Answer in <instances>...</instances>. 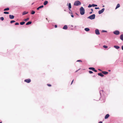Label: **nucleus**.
Masks as SVG:
<instances>
[{"mask_svg": "<svg viewBox=\"0 0 123 123\" xmlns=\"http://www.w3.org/2000/svg\"><path fill=\"white\" fill-rule=\"evenodd\" d=\"M80 14L81 15H83L85 13V10L82 7H81L80 9Z\"/></svg>", "mask_w": 123, "mask_h": 123, "instance_id": "nucleus-1", "label": "nucleus"}, {"mask_svg": "<svg viewBox=\"0 0 123 123\" xmlns=\"http://www.w3.org/2000/svg\"><path fill=\"white\" fill-rule=\"evenodd\" d=\"M81 4V3L80 1H77L74 2V6H78L80 5Z\"/></svg>", "mask_w": 123, "mask_h": 123, "instance_id": "nucleus-2", "label": "nucleus"}, {"mask_svg": "<svg viewBox=\"0 0 123 123\" xmlns=\"http://www.w3.org/2000/svg\"><path fill=\"white\" fill-rule=\"evenodd\" d=\"M95 14H93L88 17L87 18H89L91 19H94L95 18Z\"/></svg>", "mask_w": 123, "mask_h": 123, "instance_id": "nucleus-3", "label": "nucleus"}, {"mask_svg": "<svg viewBox=\"0 0 123 123\" xmlns=\"http://www.w3.org/2000/svg\"><path fill=\"white\" fill-rule=\"evenodd\" d=\"M113 33L116 35H118L120 34V32L118 31H116L113 32Z\"/></svg>", "mask_w": 123, "mask_h": 123, "instance_id": "nucleus-4", "label": "nucleus"}, {"mask_svg": "<svg viewBox=\"0 0 123 123\" xmlns=\"http://www.w3.org/2000/svg\"><path fill=\"white\" fill-rule=\"evenodd\" d=\"M105 10V8H103L101 10L99 11L98 12V14H101L102 13L104 12Z\"/></svg>", "mask_w": 123, "mask_h": 123, "instance_id": "nucleus-5", "label": "nucleus"}, {"mask_svg": "<svg viewBox=\"0 0 123 123\" xmlns=\"http://www.w3.org/2000/svg\"><path fill=\"white\" fill-rule=\"evenodd\" d=\"M95 34L97 35H99L100 34V32L99 30L98 29H96L95 30Z\"/></svg>", "mask_w": 123, "mask_h": 123, "instance_id": "nucleus-6", "label": "nucleus"}, {"mask_svg": "<svg viewBox=\"0 0 123 123\" xmlns=\"http://www.w3.org/2000/svg\"><path fill=\"white\" fill-rule=\"evenodd\" d=\"M24 81L27 83H29L31 82V80L30 79H27L25 80Z\"/></svg>", "mask_w": 123, "mask_h": 123, "instance_id": "nucleus-7", "label": "nucleus"}, {"mask_svg": "<svg viewBox=\"0 0 123 123\" xmlns=\"http://www.w3.org/2000/svg\"><path fill=\"white\" fill-rule=\"evenodd\" d=\"M43 5H42L41 6L39 7H38L37 8V10H39L40 9L42 8L43 7Z\"/></svg>", "mask_w": 123, "mask_h": 123, "instance_id": "nucleus-8", "label": "nucleus"}, {"mask_svg": "<svg viewBox=\"0 0 123 123\" xmlns=\"http://www.w3.org/2000/svg\"><path fill=\"white\" fill-rule=\"evenodd\" d=\"M9 16L10 18L11 19H13L14 18V16L12 15H9Z\"/></svg>", "mask_w": 123, "mask_h": 123, "instance_id": "nucleus-9", "label": "nucleus"}, {"mask_svg": "<svg viewBox=\"0 0 123 123\" xmlns=\"http://www.w3.org/2000/svg\"><path fill=\"white\" fill-rule=\"evenodd\" d=\"M64 29L66 30L68 29V26L67 25H65L63 28Z\"/></svg>", "mask_w": 123, "mask_h": 123, "instance_id": "nucleus-10", "label": "nucleus"}, {"mask_svg": "<svg viewBox=\"0 0 123 123\" xmlns=\"http://www.w3.org/2000/svg\"><path fill=\"white\" fill-rule=\"evenodd\" d=\"M28 12L24 11L22 13V14L23 15H25L28 13Z\"/></svg>", "mask_w": 123, "mask_h": 123, "instance_id": "nucleus-11", "label": "nucleus"}, {"mask_svg": "<svg viewBox=\"0 0 123 123\" xmlns=\"http://www.w3.org/2000/svg\"><path fill=\"white\" fill-rule=\"evenodd\" d=\"M98 75L99 76H101V77H103L104 76V75L101 73H99L98 74Z\"/></svg>", "mask_w": 123, "mask_h": 123, "instance_id": "nucleus-12", "label": "nucleus"}, {"mask_svg": "<svg viewBox=\"0 0 123 123\" xmlns=\"http://www.w3.org/2000/svg\"><path fill=\"white\" fill-rule=\"evenodd\" d=\"M71 8V6L70 3H69L68 5V9L69 10H71L70 9Z\"/></svg>", "mask_w": 123, "mask_h": 123, "instance_id": "nucleus-13", "label": "nucleus"}, {"mask_svg": "<svg viewBox=\"0 0 123 123\" xmlns=\"http://www.w3.org/2000/svg\"><path fill=\"white\" fill-rule=\"evenodd\" d=\"M109 114H107L105 115V119H107L109 117Z\"/></svg>", "mask_w": 123, "mask_h": 123, "instance_id": "nucleus-14", "label": "nucleus"}, {"mask_svg": "<svg viewBox=\"0 0 123 123\" xmlns=\"http://www.w3.org/2000/svg\"><path fill=\"white\" fill-rule=\"evenodd\" d=\"M120 39L122 41H123V34H122L120 36Z\"/></svg>", "mask_w": 123, "mask_h": 123, "instance_id": "nucleus-15", "label": "nucleus"}, {"mask_svg": "<svg viewBox=\"0 0 123 123\" xmlns=\"http://www.w3.org/2000/svg\"><path fill=\"white\" fill-rule=\"evenodd\" d=\"M114 47L115 48L117 49H118L120 48V47L117 46H114Z\"/></svg>", "mask_w": 123, "mask_h": 123, "instance_id": "nucleus-16", "label": "nucleus"}, {"mask_svg": "<svg viewBox=\"0 0 123 123\" xmlns=\"http://www.w3.org/2000/svg\"><path fill=\"white\" fill-rule=\"evenodd\" d=\"M102 73L104 74H106L108 73V72L106 71H102Z\"/></svg>", "mask_w": 123, "mask_h": 123, "instance_id": "nucleus-17", "label": "nucleus"}, {"mask_svg": "<svg viewBox=\"0 0 123 123\" xmlns=\"http://www.w3.org/2000/svg\"><path fill=\"white\" fill-rule=\"evenodd\" d=\"M48 1H45L43 3V4L44 5H46L48 3Z\"/></svg>", "mask_w": 123, "mask_h": 123, "instance_id": "nucleus-18", "label": "nucleus"}, {"mask_svg": "<svg viewBox=\"0 0 123 123\" xmlns=\"http://www.w3.org/2000/svg\"><path fill=\"white\" fill-rule=\"evenodd\" d=\"M85 30L86 31H88L90 30V29L88 28H86L85 29Z\"/></svg>", "mask_w": 123, "mask_h": 123, "instance_id": "nucleus-19", "label": "nucleus"}, {"mask_svg": "<svg viewBox=\"0 0 123 123\" xmlns=\"http://www.w3.org/2000/svg\"><path fill=\"white\" fill-rule=\"evenodd\" d=\"M120 7V5L119 4H117V6L116 8V9L117 8L119 7Z\"/></svg>", "mask_w": 123, "mask_h": 123, "instance_id": "nucleus-20", "label": "nucleus"}, {"mask_svg": "<svg viewBox=\"0 0 123 123\" xmlns=\"http://www.w3.org/2000/svg\"><path fill=\"white\" fill-rule=\"evenodd\" d=\"M31 21H29L27 22L26 24V25H28L30 24H31Z\"/></svg>", "mask_w": 123, "mask_h": 123, "instance_id": "nucleus-21", "label": "nucleus"}, {"mask_svg": "<svg viewBox=\"0 0 123 123\" xmlns=\"http://www.w3.org/2000/svg\"><path fill=\"white\" fill-rule=\"evenodd\" d=\"M94 68L92 67H90L89 68V69L90 70H92V71H93L94 70Z\"/></svg>", "mask_w": 123, "mask_h": 123, "instance_id": "nucleus-22", "label": "nucleus"}, {"mask_svg": "<svg viewBox=\"0 0 123 123\" xmlns=\"http://www.w3.org/2000/svg\"><path fill=\"white\" fill-rule=\"evenodd\" d=\"M9 8H6L4 10V11H8V10H9Z\"/></svg>", "mask_w": 123, "mask_h": 123, "instance_id": "nucleus-23", "label": "nucleus"}, {"mask_svg": "<svg viewBox=\"0 0 123 123\" xmlns=\"http://www.w3.org/2000/svg\"><path fill=\"white\" fill-rule=\"evenodd\" d=\"M25 23V22H20V24L21 25H23Z\"/></svg>", "mask_w": 123, "mask_h": 123, "instance_id": "nucleus-24", "label": "nucleus"}, {"mask_svg": "<svg viewBox=\"0 0 123 123\" xmlns=\"http://www.w3.org/2000/svg\"><path fill=\"white\" fill-rule=\"evenodd\" d=\"M35 12L34 11H32L31 12V14H35Z\"/></svg>", "mask_w": 123, "mask_h": 123, "instance_id": "nucleus-25", "label": "nucleus"}, {"mask_svg": "<svg viewBox=\"0 0 123 123\" xmlns=\"http://www.w3.org/2000/svg\"><path fill=\"white\" fill-rule=\"evenodd\" d=\"M0 20H2V21L3 20H4V18L3 17H2L0 18Z\"/></svg>", "mask_w": 123, "mask_h": 123, "instance_id": "nucleus-26", "label": "nucleus"}, {"mask_svg": "<svg viewBox=\"0 0 123 123\" xmlns=\"http://www.w3.org/2000/svg\"><path fill=\"white\" fill-rule=\"evenodd\" d=\"M29 19V18H28L26 19H25L24 20V21H27Z\"/></svg>", "mask_w": 123, "mask_h": 123, "instance_id": "nucleus-27", "label": "nucleus"}, {"mask_svg": "<svg viewBox=\"0 0 123 123\" xmlns=\"http://www.w3.org/2000/svg\"><path fill=\"white\" fill-rule=\"evenodd\" d=\"M92 6L93 7H95L97 6V5H95L94 4H92Z\"/></svg>", "mask_w": 123, "mask_h": 123, "instance_id": "nucleus-28", "label": "nucleus"}, {"mask_svg": "<svg viewBox=\"0 0 123 123\" xmlns=\"http://www.w3.org/2000/svg\"><path fill=\"white\" fill-rule=\"evenodd\" d=\"M4 13L5 14H8L9 13V12H4Z\"/></svg>", "mask_w": 123, "mask_h": 123, "instance_id": "nucleus-29", "label": "nucleus"}, {"mask_svg": "<svg viewBox=\"0 0 123 123\" xmlns=\"http://www.w3.org/2000/svg\"><path fill=\"white\" fill-rule=\"evenodd\" d=\"M15 22V21L14 20H12L10 21V23H13Z\"/></svg>", "mask_w": 123, "mask_h": 123, "instance_id": "nucleus-30", "label": "nucleus"}, {"mask_svg": "<svg viewBox=\"0 0 123 123\" xmlns=\"http://www.w3.org/2000/svg\"><path fill=\"white\" fill-rule=\"evenodd\" d=\"M103 47L104 48H108V47L106 45H104L103 46Z\"/></svg>", "mask_w": 123, "mask_h": 123, "instance_id": "nucleus-31", "label": "nucleus"}, {"mask_svg": "<svg viewBox=\"0 0 123 123\" xmlns=\"http://www.w3.org/2000/svg\"><path fill=\"white\" fill-rule=\"evenodd\" d=\"M77 62H82V61L80 60H78L77 61Z\"/></svg>", "mask_w": 123, "mask_h": 123, "instance_id": "nucleus-32", "label": "nucleus"}, {"mask_svg": "<svg viewBox=\"0 0 123 123\" xmlns=\"http://www.w3.org/2000/svg\"><path fill=\"white\" fill-rule=\"evenodd\" d=\"M92 6V5H89L88 7H91Z\"/></svg>", "mask_w": 123, "mask_h": 123, "instance_id": "nucleus-33", "label": "nucleus"}, {"mask_svg": "<svg viewBox=\"0 0 123 123\" xmlns=\"http://www.w3.org/2000/svg\"><path fill=\"white\" fill-rule=\"evenodd\" d=\"M15 25H19V23L18 22H17L15 24Z\"/></svg>", "mask_w": 123, "mask_h": 123, "instance_id": "nucleus-34", "label": "nucleus"}, {"mask_svg": "<svg viewBox=\"0 0 123 123\" xmlns=\"http://www.w3.org/2000/svg\"><path fill=\"white\" fill-rule=\"evenodd\" d=\"M89 73L90 74H92V73H93L91 71H89Z\"/></svg>", "mask_w": 123, "mask_h": 123, "instance_id": "nucleus-35", "label": "nucleus"}, {"mask_svg": "<svg viewBox=\"0 0 123 123\" xmlns=\"http://www.w3.org/2000/svg\"><path fill=\"white\" fill-rule=\"evenodd\" d=\"M47 85L49 86H51V85L50 84H48Z\"/></svg>", "mask_w": 123, "mask_h": 123, "instance_id": "nucleus-36", "label": "nucleus"}, {"mask_svg": "<svg viewBox=\"0 0 123 123\" xmlns=\"http://www.w3.org/2000/svg\"><path fill=\"white\" fill-rule=\"evenodd\" d=\"M107 31H106L105 30H102V32H106Z\"/></svg>", "mask_w": 123, "mask_h": 123, "instance_id": "nucleus-37", "label": "nucleus"}, {"mask_svg": "<svg viewBox=\"0 0 123 123\" xmlns=\"http://www.w3.org/2000/svg\"><path fill=\"white\" fill-rule=\"evenodd\" d=\"M93 71H94L95 72H97V71L96 70H95V68Z\"/></svg>", "mask_w": 123, "mask_h": 123, "instance_id": "nucleus-38", "label": "nucleus"}, {"mask_svg": "<svg viewBox=\"0 0 123 123\" xmlns=\"http://www.w3.org/2000/svg\"><path fill=\"white\" fill-rule=\"evenodd\" d=\"M74 81V80H73L71 82V85H72V84Z\"/></svg>", "mask_w": 123, "mask_h": 123, "instance_id": "nucleus-39", "label": "nucleus"}, {"mask_svg": "<svg viewBox=\"0 0 123 123\" xmlns=\"http://www.w3.org/2000/svg\"><path fill=\"white\" fill-rule=\"evenodd\" d=\"M95 9H99V7H95Z\"/></svg>", "mask_w": 123, "mask_h": 123, "instance_id": "nucleus-40", "label": "nucleus"}, {"mask_svg": "<svg viewBox=\"0 0 123 123\" xmlns=\"http://www.w3.org/2000/svg\"><path fill=\"white\" fill-rule=\"evenodd\" d=\"M57 25H55V28H56L57 27Z\"/></svg>", "mask_w": 123, "mask_h": 123, "instance_id": "nucleus-41", "label": "nucleus"}, {"mask_svg": "<svg viewBox=\"0 0 123 123\" xmlns=\"http://www.w3.org/2000/svg\"><path fill=\"white\" fill-rule=\"evenodd\" d=\"M122 49L123 50V45L122 46Z\"/></svg>", "mask_w": 123, "mask_h": 123, "instance_id": "nucleus-42", "label": "nucleus"}, {"mask_svg": "<svg viewBox=\"0 0 123 123\" xmlns=\"http://www.w3.org/2000/svg\"><path fill=\"white\" fill-rule=\"evenodd\" d=\"M71 16L73 18L74 17V16L73 15V14L71 15Z\"/></svg>", "mask_w": 123, "mask_h": 123, "instance_id": "nucleus-43", "label": "nucleus"}, {"mask_svg": "<svg viewBox=\"0 0 123 123\" xmlns=\"http://www.w3.org/2000/svg\"><path fill=\"white\" fill-rule=\"evenodd\" d=\"M92 12H90L89 13H90V14H92Z\"/></svg>", "mask_w": 123, "mask_h": 123, "instance_id": "nucleus-44", "label": "nucleus"}, {"mask_svg": "<svg viewBox=\"0 0 123 123\" xmlns=\"http://www.w3.org/2000/svg\"><path fill=\"white\" fill-rule=\"evenodd\" d=\"M91 11H92V12H93V10L92 9H91Z\"/></svg>", "mask_w": 123, "mask_h": 123, "instance_id": "nucleus-45", "label": "nucleus"}, {"mask_svg": "<svg viewBox=\"0 0 123 123\" xmlns=\"http://www.w3.org/2000/svg\"><path fill=\"white\" fill-rule=\"evenodd\" d=\"M98 123H102V121H100Z\"/></svg>", "mask_w": 123, "mask_h": 123, "instance_id": "nucleus-46", "label": "nucleus"}, {"mask_svg": "<svg viewBox=\"0 0 123 123\" xmlns=\"http://www.w3.org/2000/svg\"><path fill=\"white\" fill-rule=\"evenodd\" d=\"M98 70L100 71H102L100 69H98Z\"/></svg>", "mask_w": 123, "mask_h": 123, "instance_id": "nucleus-47", "label": "nucleus"}, {"mask_svg": "<svg viewBox=\"0 0 123 123\" xmlns=\"http://www.w3.org/2000/svg\"><path fill=\"white\" fill-rule=\"evenodd\" d=\"M93 77H95V75H93Z\"/></svg>", "mask_w": 123, "mask_h": 123, "instance_id": "nucleus-48", "label": "nucleus"}, {"mask_svg": "<svg viewBox=\"0 0 123 123\" xmlns=\"http://www.w3.org/2000/svg\"><path fill=\"white\" fill-rule=\"evenodd\" d=\"M0 123H2V122H0Z\"/></svg>", "mask_w": 123, "mask_h": 123, "instance_id": "nucleus-49", "label": "nucleus"}, {"mask_svg": "<svg viewBox=\"0 0 123 123\" xmlns=\"http://www.w3.org/2000/svg\"><path fill=\"white\" fill-rule=\"evenodd\" d=\"M110 71V70H109V71Z\"/></svg>", "mask_w": 123, "mask_h": 123, "instance_id": "nucleus-50", "label": "nucleus"}, {"mask_svg": "<svg viewBox=\"0 0 123 123\" xmlns=\"http://www.w3.org/2000/svg\"><path fill=\"white\" fill-rule=\"evenodd\" d=\"M77 71H75V72H77Z\"/></svg>", "mask_w": 123, "mask_h": 123, "instance_id": "nucleus-51", "label": "nucleus"}, {"mask_svg": "<svg viewBox=\"0 0 123 123\" xmlns=\"http://www.w3.org/2000/svg\"><path fill=\"white\" fill-rule=\"evenodd\" d=\"M33 3H32V5H33Z\"/></svg>", "mask_w": 123, "mask_h": 123, "instance_id": "nucleus-52", "label": "nucleus"}, {"mask_svg": "<svg viewBox=\"0 0 123 123\" xmlns=\"http://www.w3.org/2000/svg\"><path fill=\"white\" fill-rule=\"evenodd\" d=\"M46 20H47V18H46Z\"/></svg>", "mask_w": 123, "mask_h": 123, "instance_id": "nucleus-53", "label": "nucleus"}]
</instances>
